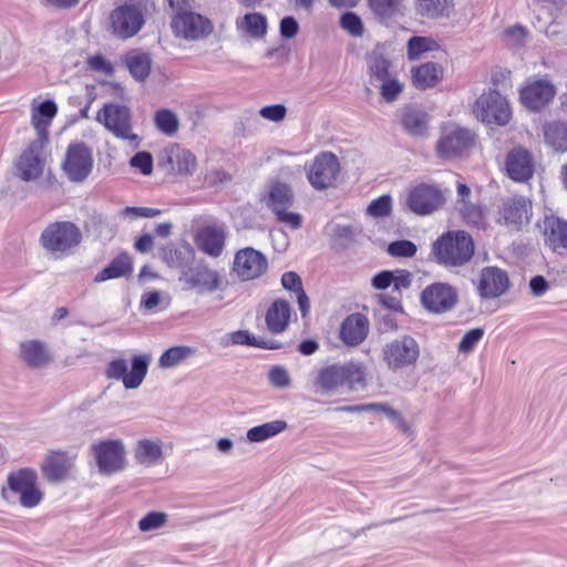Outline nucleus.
<instances>
[{"instance_id":"f257e3e1","label":"nucleus","mask_w":567,"mask_h":567,"mask_svg":"<svg viewBox=\"0 0 567 567\" xmlns=\"http://www.w3.org/2000/svg\"><path fill=\"white\" fill-rule=\"evenodd\" d=\"M474 240L465 230H449L432 245V255L445 268H458L468 264L474 255Z\"/></svg>"},{"instance_id":"f03ea898","label":"nucleus","mask_w":567,"mask_h":567,"mask_svg":"<svg viewBox=\"0 0 567 567\" xmlns=\"http://www.w3.org/2000/svg\"><path fill=\"white\" fill-rule=\"evenodd\" d=\"M534 24L556 44L567 45V0H532Z\"/></svg>"},{"instance_id":"7ed1b4c3","label":"nucleus","mask_w":567,"mask_h":567,"mask_svg":"<svg viewBox=\"0 0 567 567\" xmlns=\"http://www.w3.org/2000/svg\"><path fill=\"white\" fill-rule=\"evenodd\" d=\"M146 7L142 1L125 2L109 14V32L118 40L135 37L145 24Z\"/></svg>"},{"instance_id":"20e7f679","label":"nucleus","mask_w":567,"mask_h":567,"mask_svg":"<svg viewBox=\"0 0 567 567\" xmlns=\"http://www.w3.org/2000/svg\"><path fill=\"white\" fill-rule=\"evenodd\" d=\"M365 381L364 367L358 362H346L343 364H331L320 370L317 384L324 392H334L341 386H348L353 391Z\"/></svg>"},{"instance_id":"39448f33","label":"nucleus","mask_w":567,"mask_h":567,"mask_svg":"<svg viewBox=\"0 0 567 567\" xmlns=\"http://www.w3.org/2000/svg\"><path fill=\"white\" fill-rule=\"evenodd\" d=\"M38 475L34 470L21 468L8 475V489H3V497L9 502H19L25 508L35 507L43 494L37 486Z\"/></svg>"},{"instance_id":"423d86ee","label":"nucleus","mask_w":567,"mask_h":567,"mask_svg":"<svg viewBox=\"0 0 567 567\" xmlns=\"http://www.w3.org/2000/svg\"><path fill=\"white\" fill-rule=\"evenodd\" d=\"M99 473L105 476L124 471L127 466L126 447L122 440H102L90 447Z\"/></svg>"},{"instance_id":"0eeeda50","label":"nucleus","mask_w":567,"mask_h":567,"mask_svg":"<svg viewBox=\"0 0 567 567\" xmlns=\"http://www.w3.org/2000/svg\"><path fill=\"white\" fill-rule=\"evenodd\" d=\"M420 357V347L411 336H401L388 342L382 349V360L391 371L413 367Z\"/></svg>"},{"instance_id":"6e6552de","label":"nucleus","mask_w":567,"mask_h":567,"mask_svg":"<svg viewBox=\"0 0 567 567\" xmlns=\"http://www.w3.org/2000/svg\"><path fill=\"white\" fill-rule=\"evenodd\" d=\"M179 280L184 282L186 289L198 295L214 293L224 287L220 272L210 268L204 260L183 270Z\"/></svg>"},{"instance_id":"1a4fd4ad","label":"nucleus","mask_w":567,"mask_h":567,"mask_svg":"<svg viewBox=\"0 0 567 567\" xmlns=\"http://www.w3.org/2000/svg\"><path fill=\"white\" fill-rule=\"evenodd\" d=\"M81 239V230L73 223L56 221L42 231L40 241L48 251L64 254L78 246Z\"/></svg>"},{"instance_id":"9d476101","label":"nucleus","mask_w":567,"mask_h":567,"mask_svg":"<svg viewBox=\"0 0 567 567\" xmlns=\"http://www.w3.org/2000/svg\"><path fill=\"white\" fill-rule=\"evenodd\" d=\"M150 361L151 357L147 354L134 355L128 371L125 359H115L109 363L105 373L109 379L121 380L127 390L137 389L147 374Z\"/></svg>"},{"instance_id":"9b49d317","label":"nucleus","mask_w":567,"mask_h":567,"mask_svg":"<svg viewBox=\"0 0 567 567\" xmlns=\"http://www.w3.org/2000/svg\"><path fill=\"white\" fill-rule=\"evenodd\" d=\"M94 167L93 151L83 142L71 143L62 162V169L73 183L84 182Z\"/></svg>"},{"instance_id":"f8f14e48","label":"nucleus","mask_w":567,"mask_h":567,"mask_svg":"<svg viewBox=\"0 0 567 567\" xmlns=\"http://www.w3.org/2000/svg\"><path fill=\"white\" fill-rule=\"evenodd\" d=\"M292 204L293 193L288 184L278 182L270 186L267 206L276 215L278 221L291 229H299L302 226V216L288 210Z\"/></svg>"},{"instance_id":"ddd939ff","label":"nucleus","mask_w":567,"mask_h":567,"mask_svg":"<svg viewBox=\"0 0 567 567\" xmlns=\"http://www.w3.org/2000/svg\"><path fill=\"white\" fill-rule=\"evenodd\" d=\"M474 135L470 130L455 123L442 126L441 136L436 144V153L442 158H455L462 156L471 147Z\"/></svg>"},{"instance_id":"4468645a","label":"nucleus","mask_w":567,"mask_h":567,"mask_svg":"<svg viewBox=\"0 0 567 567\" xmlns=\"http://www.w3.org/2000/svg\"><path fill=\"white\" fill-rule=\"evenodd\" d=\"M96 120L116 137L126 140L134 146H137L138 137L131 132V114L128 107L115 103L106 104L99 111Z\"/></svg>"},{"instance_id":"2eb2a0df","label":"nucleus","mask_w":567,"mask_h":567,"mask_svg":"<svg viewBox=\"0 0 567 567\" xmlns=\"http://www.w3.org/2000/svg\"><path fill=\"white\" fill-rule=\"evenodd\" d=\"M474 113L482 122L498 125L507 124L512 115L507 100L494 90L483 93L476 100Z\"/></svg>"},{"instance_id":"dca6fc26","label":"nucleus","mask_w":567,"mask_h":567,"mask_svg":"<svg viewBox=\"0 0 567 567\" xmlns=\"http://www.w3.org/2000/svg\"><path fill=\"white\" fill-rule=\"evenodd\" d=\"M340 172L338 157L330 152L318 154L309 166L307 177L310 185L323 190L332 186Z\"/></svg>"},{"instance_id":"f3484780","label":"nucleus","mask_w":567,"mask_h":567,"mask_svg":"<svg viewBox=\"0 0 567 567\" xmlns=\"http://www.w3.org/2000/svg\"><path fill=\"white\" fill-rule=\"evenodd\" d=\"M445 202L442 190L427 184L413 187L406 197V206L411 212L420 216L430 215L440 209Z\"/></svg>"},{"instance_id":"a211bd4d","label":"nucleus","mask_w":567,"mask_h":567,"mask_svg":"<svg viewBox=\"0 0 567 567\" xmlns=\"http://www.w3.org/2000/svg\"><path fill=\"white\" fill-rule=\"evenodd\" d=\"M458 301L457 290L445 282H434L423 289L421 302L433 313H444L452 310Z\"/></svg>"},{"instance_id":"6ab92c4d","label":"nucleus","mask_w":567,"mask_h":567,"mask_svg":"<svg viewBox=\"0 0 567 567\" xmlns=\"http://www.w3.org/2000/svg\"><path fill=\"white\" fill-rule=\"evenodd\" d=\"M172 29L176 37L186 40H199L212 33L213 24L202 14L183 11L177 12L174 17Z\"/></svg>"},{"instance_id":"aec40b11","label":"nucleus","mask_w":567,"mask_h":567,"mask_svg":"<svg viewBox=\"0 0 567 567\" xmlns=\"http://www.w3.org/2000/svg\"><path fill=\"white\" fill-rule=\"evenodd\" d=\"M47 141L37 138L22 152L16 164L17 175L25 182L39 178L44 168L42 158L43 145Z\"/></svg>"},{"instance_id":"412c9836","label":"nucleus","mask_w":567,"mask_h":567,"mask_svg":"<svg viewBox=\"0 0 567 567\" xmlns=\"http://www.w3.org/2000/svg\"><path fill=\"white\" fill-rule=\"evenodd\" d=\"M267 266L266 257L251 247L240 249L235 255L234 271L243 280L258 278L266 271Z\"/></svg>"},{"instance_id":"4be33fe9","label":"nucleus","mask_w":567,"mask_h":567,"mask_svg":"<svg viewBox=\"0 0 567 567\" xmlns=\"http://www.w3.org/2000/svg\"><path fill=\"white\" fill-rule=\"evenodd\" d=\"M508 177L515 182H527L534 175L535 163L532 153L522 146L512 148L505 159Z\"/></svg>"},{"instance_id":"5701e85b","label":"nucleus","mask_w":567,"mask_h":567,"mask_svg":"<svg viewBox=\"0 0 567 567\" xmlns=\"http://www.w3.org/2000/svg\"><path fill=\"white\" fill-rule=\"evenodd\" d=\"M556 89L548 80H536L520 90L519 99L524 106L530 111H540L555 96Z\"/></svg>"},{"instance_id":"b1692460","label":"nucleus","mask_w":567,"mask_h":567,"mask_svg":"<svg viewBox=\"0 0 567 567\" xmlns=\"http://www.w3.org/2000/svg\"><path fill=\"white\" fill-rule=\"evenodd\" d=\"M508 288L509 279L506 271L497 267H485L482 269L477 286L482 298H497L505 293Z\"/></svg>"},{"instance_id":"393cba45","label":"nucleus","mask_w":567,"mask_h":567,"mask_svg":"<svg viewBox=\"0 0 567 567\" xmlns=\"http://www.w3.org/2000/svg\"><path fill=\"white\" fill-rule=\"evenodd\" d=\"M226 229L223 225L203 226L195 236V244L199 250L209 257L217 258L225 248Z\"/></svg>"},{"instance_id":"a878e982","label":"nucleus","mask_w":567,"mask_h":567,"mask_svg":"<svg viewBox=\"0 0 567 567\" xmlns=\"http://www.w3.org/2000/svg\"><path fill=\"white\" fill-rule=\"evenodd\" d=\"M532 214V203L524 196H516L503 203L499 210V223L519 228L528 224Z\"/></svg>"},{"instance_id":"bb28decb","label":"nucleus","mask_w":567,"mask_h":567,"mask_svg":"<svg viewBox=\"0 0 567 567\" xmlns=\"http://www.w3.org/2000/svg\"><path fill=\"white\" fill-rule=\"evenodd\" d=\"M133 457L137 465L154 467L161 465L165 458L164 442L161 439H141L133 450Z\"/></svg>"},{"instance_id":"cd10ccee","label":"nucleus","mask_w":567,"mask_h":567,"mask_svg":"<svg viewBox=\"0 0 567 567\" xmlns=\"http://www.w3.org/2000/svg\"><path fill=\"white\" fill-rule=\"evenodd\" d=\"M369 333V321L361 313L348 316L340 327V339L349 347L361 344Z\"/></svg>"},{"instance_id":"c85d7f7f","label":"nucleus","mask_w":567,"mask_h":567,"mask_svg":"<svg viewBox=\"0 0 567 567\" xmlns=\"http://www.w3.org/2000/svg\"><path fill=\"white\" fill-rule=\"evenodd\" d=\"M544 237L549 248L560 254L567 250V221L557 216H546L543 221Z\"/></svg>"},{"instance_id":"c756f323","label":"nucleus","mask_w":567,"mask_h":567,"mask_svg":"<svg viewBox=\"0 0 567 567\" xmlns=\"http://www.w3.org/2000/svg\"><path fill=\"white\" fill-rule=\"evenodd\" d=\"M291 308L288 301L284 299L275 300L267 310L266 324L272 333L284 332L290 320Z\"/></svg>"},{"instance_id":"7c9ffc66","label":"nucleus","mask_w":567,"mask_h":567,"mask_svg":"<svg viewBox=\"0 0 567 567\" xmlns=\"http://www.w3.org/2000/svg\"><path fill=\"white\" fill-rule=\"evenodd\" d=\"M443 68L435 62H426L412 69V83L419 90L434 87L443 78Z\"/></svg>"},{"instance_id":"2f4dec72","label":"nucleus","mask_w":567,"mask_h":567,"mask_svg":"<svg viewBox=\"0 0 567 567\" xmlns=\"http://www.w3.org/2000/svg\"><path fill=\"white\" fill-rule=\"evenodd\" d=\"M20 352L22 360L31 368H42L51 361V355L45 344L39 340L21 343Z\"/></svg>"},{"instance_id":"473e14b6","label":"nucleus","mask_w":567,"mask_h":567,"mask_svg":"<svg viewBox=\"0 0 567 567\" xmlns=\"http://www.w3.org/2000/svg\"><path fill=\"white\" fill-rule=\"evenodd\" d=\"M133 271L132 259L127 252H122L111 260V262L103 268L94 277L95 282H103L110 279H117L128 276Z\"/></svg>"},{"instance_id":"72a5a7b5","label":"nucleus","mask_w":567,"mask_h":567,"mask_svg":"<svg viewBox=\"0 0 567 567\" xmlns=\"http://www.w3.org/2000/svg\"><path fill=\"white\" fill-rule=\"evenodd\" d=\"M72 467L71 460L64 453H51L42 465L43 475L48 481H62Z\"/></svg>"},{"instance_id":"f704fd0d","label":"nucleus","mask_w":567,"mask_h":567,"mask_svg":"<svg viewBox=\"0 0 567 567\" xmlns=\"http://www.w3.org/2000/svg\"><path fill=\"white\" fill-rule=\"evenodd\" d=\"M123 62L136 81L143 82L148 78L152 70V58L148 53L131 51Z\"/></svg>"},{"instance_id":"c9c22d12","label":"nucleus","mask_w":567,"mask_h":567,"mask_svg":"<svg viewBox=\"0 0 567 567\" xmlns=\"http://www.w3.org/2000/svg\"><path fill=\"white\" fill-rule=\"evenodd\" d=\"M171 168L182 175H192L196 169V157L186 150L172 146L165 150Z\"/></svg>"},{"instance_id":"e433bc0d","label":"nucleus","mask_w":567,"mask_h":567,"mask_svg":"<svg viewBox=\"0 0 567 567\" xmlns=\"http://www.w3.org/2000/svg\"><path fill=\"white\" fill-rule=\"evenodd\" d=\"M159 256L168 267L185 270L194 258V250L189 245L167 246L161 249Z\"/></svg>"},{"instance_id":"4c0bfd02","label":"nucleus","mask_w":567,"mask_h":567,"mask_svg":"<svg viewBox=\"0 0 567 567\" xmlns=\"http://www.w3.org/2000/svg\"><path fill=\"white\" fill-rule=\"evenodd\" d=\"M544 138L556 152H567V123L553 121L544 125Z\"/></svg>"},{"instance_id":"58836bf2","label":"nucleus","mask_w":567,"mask_h":567,"mask_svg":"<svg viewBox=\"0 0 567 567\" xmlns=\"http://www.w3.org/2000/svg\"><path fill=\"white\" fill-rule=\"evenodd\" d=\"M427 52H442L441 44L431 37H412L406 44V55L410 61L422 58Z\"/></svg>"},{"instance_id":"ea45409f","label":"nucleus","mask_w":567,"mask_h":567,"mask_svg":"<svg viewBox=\"0 0 567 567\" xmlns=\"http://www.w3.org/2000/svg\"><path fill=\"white\" fill-rule=\"evenodd\" d=\"M236 27L252 38L261 39L267 33V19L258 12L247 13L243 18L237 19Z\"/></svg>"},{"instance_id":"a19ab883","label":"nucleus","mask_w":567,"mask_h":567,"mask_svg":"<svg viewBox=\"0 0 567 567\" xmlns=\"http://www.w3.org/2000/svg\"><path fill=\"white\" fill-rule=\"evenodd\" d=\"M58 112L56 104L53 101H44L40 103L37 111L32 115V124L39 133V138L47 141V126Z\"/></svg>"},{"instance_id":"79ce46f5","label":"nucleus","mask_w":567,"mask_h":567,"mask_svg":"<svg viewBox=\"0 0 567 567\" xmlns=\"http://www.w3.org/2000/svg\"><path fill=\"white\" fill-rule=\"evenodd\" d=\"M287 423L285 421L276 420L249 429L246 437L251 443H260L278 435L285 431Z\"/></svg>"},{"instance_id":"37998d69","label":"nucleus","mask_w":567,"mask_h":567,"mask_svg":"<svg viewBox=\"0 0 567 567\" xmlns=\"http://www.w3.org/2000/svg\"><path fill=\"white\" fill-rule=\"evenodd\" d=\"M281 285L285 289L296 292L301 316L306 317L309 311L310 303L309 298L302 288L300 277L292 271L285 272L281 277Z\"/></svg>"},{"instance_id":"c03bdc74","label":"nucleus","mask_w":567,"mask_h":567,"mask_svg":"<svg viewBox=\"0 0 567 567\" xmlns=\"http://www.w3.org/2000/svg\"><path fill=\"white\" fill-rule=\"evenodd\" d=\"M404 130L414 136H422L427 131V115L420 110H406L401 120Z\"/></svg>"},{"instance_id":"a18cd8bd","label":"nucleus","mask_w":567,"mask_h":567,"mask_svg":"<svg viewBox=\"0 0 567 567\" xmlns=\"http://www.w3.org/2000/svg\"><path fill=\"white\" fill-rule=\"evenodd\" d=\"M403 0H368L370 10L382 21L394 18L402 12Z\"/></svg>"},{"instance_id":"49530a36","label":"nucleus","mask_w":567,"mask_h":567,"mask_svg":"<svg viewBox=\"0 0 567 567\" xmlns=\"http://www.w3.org/2000/svg\"><path fill=\"white\" fill-rule=\"evenodd\" d=\"M193 353L194 350L189 347H173L161 355L158 363L162 368H173L178 365Z\"/></svg>"},{"instance_id":"de8ad7c7","label":"nucleus","mask_w":567,"mask_h":567,"mask_svg":"<svg viewBox=\"0 0 567 567\" xmlns=\"http://www.w3.org/2000/svg\"><path fill=\"white\" fill-rule=\"evenodd\" d=\"M417 8L422 16L437 18L445 14L451 0H416Z\"/></svg>"},{"instance_id":"09e8293b","label":"nucleus","mask_w":567,"mask_h":567,"mask_svg":"<svg viewBox=\"0 0 567 567\" xmlns=\"http://www.w3.org/2000/svg\"><path fill=\"white\" fill-rule=\"evenodd\" d=\"M156 127L164 134L172 136L178 130V120L169 110H161L155 114Z\"/></svg>"},{"instance_id":"8fccbe9b","label":"nucleus","mask_w":567,"mask_h":567,"mask_svg":"<svg viewBox=\"0 0 567 567\" xmlns=\"http://www.w3.org/2000/svg\"><path fill=\"white\" fill-rule=\"evenodd\" d=\"M367 405H378L380 409L371 410L370 412L383 413L390 421H392L399 430L406 433L410 431V426L401 415V413L394 410L389 403H367Z\"/></svg>"},{"instance_id":"3c124183","label":"nucleus","mask_w":567,"mask_h":567,"mask_svg":"<svg viewBox=\"0 0 567 567\" xmlns=\"http://www.w3.org/2000/svg\"><path fill=\"white\" fill-rule=\"evenodd\" d=\"M167 522V515L162 512H151L138 520L141 532H152L163 527Z\"/></svg>"},{"instance_id":"603ef678","label":"nucleus","mask_w":567,"mask_h":567,"mask_svg":"<svg viewBox=\"0 0 567 567\" xmlns=\"http://www.w3.org/2000/svg\"><path fill=\"white\" fill-rule=\"evenodd\" d=\"M457 194L462 198L463 207L461 208V210H462L464 218L468 223H477L478 219L481 218L480 210L476 207L468 206L466 204V198L470 196L471 189L465 184L458 183L457 184Z\"/></svg>"},{"instance_id":"864d4df0","label":"nucleus","mask_w":567,"mask_h":567,"mask_svg":"<svg viewBox=\"0 0 567 567\" xmlns=\"http://www.w3.org/2000/svg\"><path fill=\"white\" fill-rule=\"evenodd\" d=\"M390 61L382 54H373L370 59L369 69L372 78L383 81L389 78Z\"/></svg>"},{"instance_id":"5fc2aeb1","label":"nucleus","mask_w":567,"mask_h":567,"mask_svg":"<svg viewBox=\"0 0 567 567\" xmlns=\"http://www.w3.org/2000/svg\"><path fill=\"white\" fill-rule=\"evenodd\" d=\"M340 27L352 37L363 34V23L360 17L354 12H346L340 18Z\"/></svg>"},{"instance_id":"6e6d98bb","label":"nucleus","mask_w":567,"mask_h":567,"mask_svg":"<svg viewBox=\"0 0 567 567\" xmlns=\"http://www.w3.org/2000/svg\"><path fill=\"white\" fill-rule=\"evenodd\" d=\"M257 338L251 334L247 330H237L228 333L221 340V344L225 347L235 346V344H246L250 347H256Z\"/></svg>"},{"instance_id":"4d7b16f0","label":"nucleus","mask_w":567,"mask_h":567,"mask_svg":"<svg viewBox=\"0 0 567 567\" xmlns=\"http://www.w3.org/2000/svg\"><path fill=\"white\" fill-rule=\"evenodd\" d=\"M484 337L483 328H474L467 331L461 339L457 350L460 353H471Z\"/></svg>"},{"instance_id":"13d9d810","label":"nucleus","mask_w":567,"mask_h":567,"mask_svg":"<svg viewBox=\"0 0 567 567\" xmlns=\"http://www.w3.org/2000/svg\"><path fill=\"white\" fill-rule=\"evenodd\" d=\"M269 383L277 389H287L291 384L290 375L282 365H274L268 371Z\"/></svg>"},{"instance_id":"bf43d9fd","label":"nucleus","mask_w":567,"mask_h":567,"mask_svg":"<svg viewBox=\"0 0 567 567\" xmlns=\"http://www.w3.org/2000/svg\"><path fill=\"white\" fill-rule=\"evenodd\" d=\"M416 246L410 240L390 243L386 251L393 257H412L416 254Z\"/></svg>"},{"instance_id":"052dcab7","label":"nucleus","mask_w":567,"mask_h":567,"mask_svg":"<svg viewBox=\"0 0 567 567\" xmlns=\"http://www.w3.org/2000/svg\"><path fill=\"white\" fill-rule=\"evenodd\" d=\"M392 199L390 195H383L368 206L369 215L373 217H384L391 213Z\"/></svg>"},{"instance_id":"680f3d73","label":"nucleus","mask_w":567,"mask_h":567,"mask_svg":"<svg viewBox=\"0 0 567 567\" xmlns=\"http://www.w3.org/2000/svg\"><path fill=\"white\" fill-rule=\"evenodd\" d=\"M161 215V210L150 207H125L120 212V216L126 219L152 218Z\"/></svg>"},{"instance_id":"e2e57ef3","label":"nucleus","mask_w":567,"mask_h":567,"mask_svg":"<svg viewBox=\"0 0 567 567\" xmlns=\"http://www.w3.org/2000/svg\"><path fill=\"white\" fill-rule=\"evenodd\" d=\"M380 93L384 101L393 102L402 92V84L395 79H385L381 81Z\"/></svg>"},{"instance_id":"0e129e2a","label":"nucleus","mask_w":567,"mask_h":567,"mask_svg":"<svg viewBox=\"0 0 567 567\" xmlns=\"http://www.w3.org/2000/svg\"><path fill=\"white\" fill-rule=\"evenodd\" d=\"M130 165L143 175H150L153 171V157L148 152H138L130 159Z\"/></svg>"},{"instance_id":"69168bd1","label":"nucleus","mask_w":567,"mask_h":567,"mask_svg":"<svg viewBox=\"0 0 567 567\" xmlns=\"http://www.w3.org/2000/svg\"><path fill=\"white\" fill-rule=\"evenodd\" d=\"M87 66L92 71L101 72L105 75H112L114 68L112 63L106 60L102 54H95L87 59Z\"/></svg>"},{"instance_id":"338daca9","label":"nucleus","mask_w":567,"mask_h":567,"mask_svg":"<svg viewBox=\"0 0 567 567\" xmlns=\"http://www.w3.org/2000/svg\"><path fill=\"white\" fill-rule=\"evenodd\" d=\"M287 113V109L282 104H275V105H268L264 106L259 114L261 117L271 121V122H280L285 118Z\"/></svg>"},{"instance_id":"774afa93","label":"nucleus","mask_w":567,"mask_h":567,"mask_svg":"<svg viewBox=\"0 0 567 567\" xmlns=\"http://www.w3.org/2000/svg\"><path fill=\"white\" fill-rule=\"evenodd\" d=\"M299 31V24L292 17H285L280 21V34L286 39L293 38Z\"/></svg>"}]
</instances>
